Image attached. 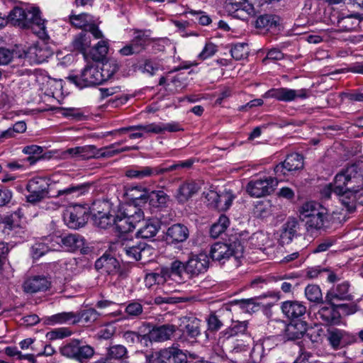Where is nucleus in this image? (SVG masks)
Here are the masks:
<instances>
[{
  "label": "nucleus",
  "instance_id": "6ab92c4d",
  "mask_svg": "<svg viewBox=\"0 0 363 363\" xmlns=\"http://www.w3.org/2000/svg\"><path fill=\"white\" fill-rule=\"evenodd\" d=\"M258 0H225L224 8L230 15L244 12L251 16L255 13V6Z\"/></svg>",
  "mask_w": 363,
  "mask_h": 363
},
{
  "label": "nucleus",
  "instance_id": "dca6fc26",
  "mask_svg": "<svg viewBox=\"0 0 363 363\" xmlns=\"http://www.w3.org/2000/svg\"><path fill=\"white\" fill-rule=\"evenodd\" d=\"M303 167V157L298 153H292L287 155L283 162L274 167V172L277 177L284 176L289 172H296Z\"/></svg>",
  "mask_w": 363,
  "mask_h": 363
},
{
  "label": "nucleus",
  "instance_id": "473e14b6",
  "mask_svg": "<svg viewBox=\"0 0 363 363\" xmlns=\"http://www.w3.org/2000/svg\"><path fill=\"white\" fill-rule=\"evenodd\" d=\"M247 330V323L245 321L242 322H234L233 325L225 330L223 331L220 334L222 335V337L226 339L227 340H230V339H233L234 337L241 335H245L248 340H250V337L245 335V332Z\"/></svg>",
  "mask_w": 363,
  "mask_h": 363
},
{
  "label": "nucleus",
  "instance_id": "e2e57ef3",
  "mask_svg": "<svg viewBox=\"0 0 363 363\" xmlns=\"http://www.w3.org/2000/svg\"><path fill=\"white\" fill-rule=\"evenodd\" d=\"M217 52V47L212 43H208L205 45L202 51L199 53L198 57L200 60H206L216 54Z\"/></svg>",
  "mask_w": 363,
  "mask_h": 363
},
{
  "label": "nucleus",
  "instance_id": "412c9836",
  "mask_svg": "<svg viewBox=\"0 0 363 363\" xmlns=\"http://www.w3.org/2000/svg\"><path fill=\"white\" fill-rule=\"evenodd\" d=\"M176 330V327L173 325H162L158 327H155L150 330L147 327V346L149 343L154 342H163L169 340Z\"/></svg>",
  "mask_w": 363,
  "mask_h": 363
},
{
  "label": "nucleus",
  "instance_id": "aec40b11",
  "mask_svg": "<svg viewBox=\"0 0 363 363\" xmlns=\"http://www.w3.org/2000/svg\"><path fill=\"white\" fill-rule=\"evenodd\" d=\"M350 284L347 281H343L330 289L325 296V303L327 304L337 303L340 301H350L352 299V296L349 292Z\"/></svg>",
  "mask_w": 363,
  "mask_h": 363
},
{
  "label": "nucleus",
  "instance_id": "c756f323",
  "mask_svg": "<svg viewBox=\"0 0 363 363\" xmlns=\"http://www.w3.org/2000/svg\"><path fill=\"white\" fill-rule=\"evenodd\" d=\"M186 263L179 260H174L171 263L170 268H162L163 272H167V281L174 280L178 283L183 281L182 273L185 271Z\"/></svg>",
  "mask_w": 363,
  "mask_h": 363
},
{
  "label": "nucleus",
  "instance_id": "5fc2aeb1",
  "mask_svg": "<svg viewBox=\"0 0 363 363\" xmlns=\"http://www.w3.org/2000/svg\"><path fill=\"white\" fill-rule=\"evenodd\" d=\"M78 340H72L64 346L60 347V353L62 355L72 359H75L77 354Z\"/></svg>",
  "mask_w": 363,
  "mask_h": 363
},
{
  "label": "nucleus",
  "instance_id": "f3484780",
  "mask_svg": "<svg viewBox=\"0 0 363 363\" xmlns=\"http://www.w3.org/2000/svg\"><path fill=\"white\" fill-rule=\"evenodd\" d=\"M143 130L147 133H155L160 134L162 133L164 131L168 132H177L182 130L183 129L181 128V125L179 123L177 122H171L167 123H149L146 125H131L126 127V128L122 129V130Z\"/></svg>",
  "mask_w": 363,
  "mask_h": 363
},
{
  "label": "nucleus",
  "instance_id": "9b49d317",
  "mask_svg": "<svg viewBox=\"0 0 363 363\" xmlns=\"http://www.w3.org/2000/svg\"><path fill=\"white\" fill-rule=\"evenodd\" d=\"M326 339L330 347L335 350L342 349L356 341L354 335L336 328L327 330Z\"/></svg>",
  "mask_w": 363,
  "mask_h": 363
},
{
  "label": "nucleus",
  "instance_id": "4be33fe9",
  "mask_svg": "<svg viewBox=\"0 0 363 363\" xmlns=\"http://www.w3.org/2000/svg\"><path fill=\"white\" fill-rule=\"evenodd\" d=\"M53 235L42 238L31 247V255L33 259H39L50 251H57V248H52Z\"/></svg>",
  "mask_w": 363,
  "mask_h": 363
},
{
  "label": "nucleus",
  "instance_id": "ea45409f",
  "mask_svg": "<svg viewBox=\"0 0 363 363\" xmlns=\"http://www.w3.org/2000/svg\"><path fill=\"white\" fill-rule=\"evenodd\" d=\"M184 78L179 74H174V72H171L167 73L165 76L162 77L160 79L159 84L160 85H167L169 86L173 85L175 89H178L179 88H182V80Z\"/></svg>",
  "mask_w": 363,
  "mask_h": 363
},
{
  "label": "nucleus",
  "instance_id": "58836bf2",
  "mask_svg": "<svg viewBox=\"0 0 363 363\" xmlns=\"http://www.w3.org/2000/svg\"><path fill=\"white\" fill-rule=\"evenodd\" d=\"M279 22V18L276 16L265 14L257 18L255 26L258 28L269 30L276 27Z\"/></svg>",
  "mask_w": 363,
  "mask_h": 363
},
{
  "label": "nucleus",
  "instance_id": "4c0bfd02",
  "mask_svg": "<svg viewBox=\"0 0 363 363\" xmlns=\"http://www.w3.org/2000/svg\"><path fill=\"white\" fill-rule=\"evenodd\" d=\"M123 338L128 343H140L143 346L147 347V337L146 334L128 330L123 333Z\"/></svg>",
  "mask_w": 363,
  "mask_h": 363
},
{
  "label": "nucleus",
  "instance_id": "e433bc0d",
  "mask_svg": "<svg viewBox=\"0 0 363 363\" xmlns=\"http://www.w3.org/2000/svg\"><path fill=\"white\" fill-rule=\"evenodd\" d=\"M136 224L137 223L130 220V218L125 217L121 213L116 215L114 218V225L121 233L132 231L135 228Z\"/></svg>",
  "mask_w": 363,
  "mask_h": 363
},
{
  "label": "nucleus",
  "instance_id": "c9c22d12",
  "mask_svg": "<svg viewBox=\"0 0 363 363\" xmlns=\"http://www.w3.org/2000/svg\"><path fill=\"white\" fill-rule=\"evenodd\" d=\"M119 68L118 63L116 60L109 59L99 67V72L101 74L103 82L110 79Z\"/></svg>",
  "mask_w": 363,
  "mask_h": 363
},
{
  "label": "nucleus",
  "instance_id": "bf43d9fd",
  "mask_svg": "<svg viewBox=\"0 0 363 363\" xmlns=\"http://www.w3.org/2000/svg\"><path fill=\"white\" fill-rule=\"evenodd\" d=\"M127 354V349L121 345H116L111 347L108 353V358L112 360L120 359Z\"/></svg>",
  "mask_w": 363,
  "mask_h": 363
},
{
  "label": "nucleus",
  "instance_id": "20e7f679",
  "mask_svg": "<svg viewBox=\"0 0 363 363\" xmlns=\"http://www.w3.org/2000/svg\"><path fill=\"white\" fill-rule=\"evenodd\" d=\"M322 306L316 313V318L325 325H340L341 323V315L339 310H342L345 315H351L357 311L355 305H347L335 303Z\"/></svg>",
  "mask_w": 363,
  "mask_h": 363
},
{
  "label": "nucleus",
  "instance_id": "09e8293b",
  "mask_svg": "<svg viewBox=\"0 0 363 363\" xmlns=\"http://www.w3.org/2000/svg\"><path fill=\"white\" fill-rule=\"evenodd\" d=\"M305 295L311 302L321 303L323 295L320 287L318 285H308L305 289Z\"/></svg>",
  "mask_w": 363,
  "mask_h": 363
},
{
  "label": "nucleus",
  "instance_id": "a18cd8bd",
  "mask_svg": "<svg viewBox=\"0 0 363 363\" xmlns=\"http://www.w3.org/2000/svg\"><path fill=\"white\" fill-rule=\"evenodd\" d=\"M167 272H163L162 269L160 272L147 274L145 277V286L151 287L155 284H162L167 282Z\"/></svg>",
  "mask_w": 363,
  "mask_h": 363
},
{
  "label": "nucleus",
  "instance_id": "864d4df0",
  "mask_svg": "<svg viewBox=\"0 0 363 363\" xmlns=\"http://www.w3.org/2000/svg\"><path fill=\"white\" fill-rule=\"evenodd\" d=\"M272 205L269 200L257 201L255 206V214L261 218L267 216L272 211Z\"/></svg>",
  "mask_w": 363,
  "mask_h": 363
},
{
  "label": "nucleus",
  "instance_id": "cd10ccee",
  "mask_svg": "<svg viewBox=\"0 0 363 363\" xmlns=\"http://www.w3.org/2000/svg\"><path fill=\"white\" fill-rule=\"evenodd\" d=\"M200 189V185L195 181H186L182 184L176 195V198L180 203L187 201Z\"/></svg>",
  "mask_w": 363,
  "mask_h": 363
},
{
  "label": "nucleus",
  "instance_id": "2eb2a0df",
  "mask_svg": "<svg viewBox=\"0 0 363 363\" xmlns=\"http://www.w3.org/2000/svg\"><path fill=\"white\" fill-rule=\"evenodd\" d=\"M51 55L52 52L48 47L42 43L28 47L23 51V54L21 57H23L28 63L33 65L45 62Z\"/></svg>",
  "mask_w": 363,
  "mask_h": 363
},
{
  "label": "nucleus",
  "instance_id": "f257e3e1",
  "mask_svg": "<svg viewBox=\"0 0 363 363\" xmlns=\"http://www.w3.org/2000/svg\"><path fill=\"white\" fill-rule=\"evenodd\" d=\"M334 193L343 206L351 211L357 199L363 196V162L353 164L337 173L333 183L322 188V198L328 199Z\"/></svg>",
  "mask_w": 363,
  "mask_h": 363
},
{
  "label": "nucleus",
  "instance_id": "680f3d73",
  "mask_svg": "<svg viewBox=\"0 0 363 363\" xmlns=\"http://www.w3.org/2000/svg\"><path fill=\"white\" fill-rule=\"evenodd\" d=\"M233 199L234 197L231 194L228 192L222 193L219 196L217 208L220 211L228 209L232 204Z\"/></svg>",
  "mask_w": 363,
  "mask_h": 363
},
{
  "label": "nucleus",
  "instance_id": "2f4dec72",
  "mask_svg": "<svg viewBox=\"0 0 363 363\" xmlns=\"http://www.w3.org/2000/svg\"><path fill=\"white\" fill-rule=\"evenodd\" d=\"M90 34L84 31L75 35L72 42L73 50L82 53L84 56L86 55L87 50L90 48Z\"/></svg>",
  "mask_w": 363,
  "mask_h": 363
},
{
  "label": "nucleus",
  "instance_id": "6e6552de",
  "mask_svg": "<svg viewBox=\"0 0 363 363\" xmlns=\"http://www.w3.org/2000/svg\"><path fill=\"white\" fill-rule=\"evenodd\" d=\"M69 79L79 89L103 83V78L99 72V67L94 65L85 67L80 74L71 76Z\"/></svg>",
  "mask_w": 363,
  "mask_h": 363
},
{
  "label": "nucleus",
  "instance_id": "4d7b16f0",
  "mask_svg": "<svg viewBox=\"0 0 363 363\" xmlns=\"http://www.w3.org/2000/svg\"><path fill=\"white\" fill-rule=\"evenodd\" d=\"M231 56L235 60H240L245 58L248 54L247 45L244 43L234 45L230 50Z\"/></svg>",
  "mask_w": 363,
  "mask_h": 363
},
{
  "label": "nucleus",
  "instance_id": "69168bd1",
  "mask_svg": "<svg viewBox=\"0 0 363 363\" xmlns=\"http://www.w3.org/2000/svg\"><path fill=\"white\" fill-rule=\"evenodd\" d=\"M125 313L130 317H136L143 312L142 305L138 302L130 303L125 309Z\"/></svg>",
  "mask_w": 363,
  "mask_h": 363
},
{
  "label": "nucleus",
  "instance_id": "338daca9",
  "mask_svg": "<svg viewBox=\"0 0 363 363\" xmlns=\"http://www.w3.org/2000/svg\"><path fill=\"white\" fill-rule=\"evenodd\" d=\"M108 207V203L104 201H94L91 206L89 208L90 210V214L92 216V219L94 218V216L96 213L98 215H103L104 213H106V212H104L105 210V208Z\"/></svg>",
  "mask_w": 363,
  "mask_h": 363
},
{
  "label": "nucleus",
  "instance_id": "c03bdc74",
  "mask_svg": "<svg viewBox=\"0 0 363 363\" xmlns=\"http://www.w3.org/2000/svg\"><path fill=\"white\" fill-rule=\"evenodd\" d=\"M185 323V332L191 337H196L200 335V324L201 321L196 318H186L183 320Z\"/></svg>",
  "mask_w": 363,
  "mask_h": 363
},
{
  "label": "nucleus",
  "instance_id": "39448f33",
  "mask_svg": "<svg viewBox=\"0 0 363 363\" xmlns=\"http://www.w3.org/2000/svg\"><path fill=\"white\" fill-rule=\"evenodd\" d=\"M186 354L174 345L146 356V363H186Z\"/></svg>",
  "mask_w": 363,
  "mask_h": 363
},
{
  "label": "nucleus",
  "instance_id": "bb28decb",
  "mask_svg": "<svg viewBox=\"0 0 363 363\" xmlns=\"http://www.w3.org/2000/svg\"><path fill=\"white\" fill-rule=\"evenodd\" d=\"M95 267L108 274H113L118 272L120 264L116 258L105 254L96 261Z\"/></svg>",
  "mask_w": 363,
  "mask_h": 363
},
{
  "label": "nucleus",
  "instance_id": "4468645a",
  "mask_svg": "<svg viewBox=\"0 0 363 363\" xmlns=\"http://www.w3.org/2000/svg\"><path fill=\"white\" fill-rule=\"evenodd\" d=\"M243 245L239 243L238 246L233 248L231 245L223 242H216L211 246L210 256L213 260L224 262L231 256H238L243 252Z\"/></svg>",
  "mask_w": 363,
  "mask_h": 363
},
{
  "label": "nucleus",
  "instance_id": "79ce46f5",
  "mask_svg": "<svg viewBox=\"0 0 363 363\" xmlns=\"http://www.w3.org/2000/svg\"><path fill=\"white\" fill-rule=\"evenodd\" d=\"M71 23L76 28H81L84 31L93 21L92 17L87 13L72 15L69 17Z\"/></svg>",
  "mask_w": 363,
  "mask_h": 363
},
{
  "label": "nucleus",
  "instance_id": "7ed1b4c3",
  "mask_svg": "<svg viewBox=\"0 0 363 363\" xmlns=\"http://www.w3.org/2000/svg\"><path fill=\"white\" fill-rule=\"evenodd\" d=\"M298 213L308 231L323 229L328 220V209L318 202H305L300 206Z\"/></svg>",
  "mask_w": 363,
  "mask_h": 363
},
{
  "label": "nucleus",
  "instance_id": "774afa93",
  "mask_svg": "<svg viewBox=\"0 0 363 363\" xmlns=\"http://www.w3.org/2000/svg\"><path fill=\"white\" fill-rule=\"evenodd\" d=\"M255 301V298L241 299L237 301V304L240 308L250 312L251 311H255V308L259 306L256 304Z\"/></svg>",
  "mask_w": 363,
  "mask_h": 363
},
{
  "label": "nucleus",
  "instance_id": "a211bd4d",
  "mask_svg": "<svg viewBox=\"0 0 363 363\" xmlns=\"http://www.w3.org/2000/svg\"><path fill=\"white\" fill-rule=\"evenodd\" d=\"M208 264L206 255H191L186 262L185 272L191 277H194L205 273L208 268Z\"/></svg>",
  "mask_w": 363,
  "mask_h": 363
},
{
  "label": "nucleus",
  "instance_id": "37998d69",
  "mask_svg": "<svg viewBox=\"0 0 363 363\" xmlns=\"http://www.w3.org/2000/svg\"><path fill=\"white\" fill-rule=\"evenodd\" d=\"M108 44L107 40H100L90 50L91 58L95 61L101 60L108 53Z\"/></svg>",
  "mask_w": 363,
  "mask_h": 363
},
{
  "label": "nucleus",
  "instance_id": "13d9d810",
  "mask_svg": "<svg viewBox=\"0 0 363 363\" xmlns=\"http://www.w3.org/2000/svg\"><path fill=\"white\" fill-rule=\"evenodd\" d=\"M125 141L122 140L121 142L113 143L109 146L98 149V158L110 157L116 154H118V150L117 148V146L121 145Z\"/></svg>",
  "mask_w": 363,
  "mask_h": 363
},
{
  "label": "nucleus",
  "instance_id": "6e6d98bb",
  "mask_svg": "<svg viewBox=\"0 0 363 363\" xmlns=\"http://www.w3.org/2000/svg\"><path fill=\"white\" fill-rule=\"evenodd\" d=\"M72 334V330L67 328H58L48 332L46 334V337L50 340H55L69 337Z\"/></svg>",
  "mask_w": 363,
  "mask_h": 363
},
{
  "label": "nucleus",
  "instance_id": "0e129e2a",
  "mask_svg": "<svg viewBox=\"0 0 363 363\" xmlns=\"http://www.w3.org/2000/svg\"><path fill=\"white\" fill-rule=\"evenodd\" d=\"M186 13L196 16V19L202 26H208L211 23V18L202 11L189 9Z\"/></svg>",
  "mask_w": 363,
  "mask_h": 363
},
{
  "label": "nucleus",
  "instance_id": "b1692460",
  "mask_svg": "<svg viewBox=\"0 0 363 363\" xmlns=\"http://www.w3.org/2000/svg\"><path fill=\"white\" fill-rule=\"evenodd\" d=\"M283 313L289 319H296L306 313V308L301 302L296 301H287L281 304Z\"/></svg>",
  "mask_w": 363,
  "mask_h": 363
},
{
  "label": "nucleus",
  "instance_id": "423d86ee",
  "mask_svg": "<svg viewBox=\"0 0 363 363\" xmlns=\"http://www.w3.org/2000/svg\"><path fill=\"white\" fill-rule=\"evenodd\" d=\"M49 179L45 177H36L30 179L26 185L28 194L26 201L36 204L49 196Z\"/></svg>",
  "mask_w": 363,
  "mask_h": 363
},
{
  "label": "nucleus",
  "instance_id": "f03ea898",
  "mask_svg": "<svg viewBox=\"0 0 363 363\" xmlns=\"http://www.w3.org/2000/svg\"><path fill=\"white\" fill-rule=\"evenodd\" d=\"M9 18L14 26L30 29L40 39L48 38L45 26L46 21L42 18L40 11L38 7L30 6L26 9L15 7L11 11Z\"/></svg>",
  "mask_w": 363,
  "mask_h": 363
},
{
  "label": "nucleus",
  "instance_id": "3c124183",
  "mask_svg": "<svg viewBox=\"0 0 363 363\" xmlns=\"http://www.w3.org/2000/svg\"><path fill=\"white\" fill-rule=\"evenodd\" d=\"M76 315L78 317L77 323L82 320L85 323H91L97 320L99 314L95 309L89 308L77 312Z\"/></svg>",
  "mask_w": 363,
  "mask_h": 363
},
{
  "label": "nucleus",
  "instance_id": "603ef678",
  "mask_svg": "<svg viewBox=\"0 0 363 363\" xmlns=\"http://www.w3.org/2000/svg\"><path fill=\"white\" fill-rule=\"evenodd\" d=\"M114 218L115 216L109 215L107 213H104L103 215H98L96 213L94 218H93V221L95 225L101 228H106L109 225L114 224Z\"/></svg>",
  "mask_w": 363,
  "mask_h": 363
},
{
  "label": "nucleus",
  "instance_id": "8fccbe9b",
  "mask_svg": "<svg viewBox=\"0 0 363 363\" xmlns=\"http://www.w3.org/2000/svg\"><path fill=\"white\" fill-rule=\"evenodd\" d=\"M126 194L134 202L139 200L145 201L147 199V191L141 186H134L128 189Z\"/></svg>",
  "mask_w": 363,
  "mask_h": 363
},
{
  "label": "nucleus",
  "instance_id": "f8f14e48",
  "mask_svg": "<svg viewBox=\"0 0 363 363\" xmlns=\"http://www.w3.org/2000/svg\"><path fill=\"white\" fill-rule=\"evenodd\" d=\"M63 218L69 228L77 229L86 224L89 214L86 208L82 206H74L66 209Z\"/></svg>",
  "mask_w": 363,
  "mask_h": 363
},
{
  "label": "nucleus",
  "instance_id": "de8ad7c7",
  "mask_svg": "<svg viewBox=\"0 0 363 363\" xmlns=\"http://www.w3.org/2000/svg\"><path fill=\"white\" fill-rule=\"evenodd\" d=\"M147 199H149L151 206L160 207L167 203L168 196L163 191H153L150 194L147 193Z\"/></svg>",
  "mask_w": 363,
  "mask_h": 363
},
{
  "label": "nucleus",
  "instance_id": "ddd939ff",
  "mask_svg": "<svg viewBox=\"0 0 363 363\" xmlns=\"http://www.w3.org/2000/svg\"><path fill=\"white\" fill-rule=\"evenodd\" d=\"M52 248H57V251L64 248L67 250L74 251L82 250L85 240L82 236L79 234H69L66 236L53 235Z\"/></svg>",
  "mask_w": 363,
  "mask_h": 363
},
{
  "label": "nucleus",
  "instance_id": "0eeeda50",
  "mask_svg": "<svg viewBox=\"0 0 363 363\" xmlns=\"http://www.w3.org/2000/svg\"><path fill=\"white\" fill-rule=\"evenodd\" d=\"M131 41L119 50L123 56L136 55L142 52L151 44L152 38H150L148 30H135Z\"/></svg>",
  "mask_w": 363,
  "mask_h": 363
},
{
  "label": "nucleus",
  "instance_id": "9d476101",
  "mask_svg": "<svg viewBox=\"0 0 363 363\" xmlns=\"http://www.w3.org/2000/svg\"><path fill=\"white\" fill-rule=\"evenodd\" d=\"M309 91L306 89H292L289 88L272 89L264 94L266 98H273L284 102H291L297 99L309 97Z\"/></svg>",
  "mask_w": 363,
  "mask_h": 363
},
{
  "label": "nucleus",
  "instance_id": "f704fd0d",
  "mask_svg": "<svg viewBox=\"0 0 363 363\" xmlns=\"http://www.w3.org/2000/svg\"><path fill=\"white\" fill-rule=\"evenodd\" d=\"M269 234L262 231H258L252 234L247 241V243L253 248L263 250L266 246L270 245Z\"/></svg>",
  "mask_w": 363,
  "mask_h": 363
},
{
  "label": "nucleus",
  "instance_id": "5701e85b",
  "mask_svg": "<svg viewBox=\"0 0 363 363\" xmlns=\"http://www.w3.org/2000/svg\"><path fill=\"white\" fill-rule=\"evenodd\" d=\"M50 282L45 277H33L23 283V289L27 293H37L49 289Z\"/></svg>",
  "mask_w": 363,
  "mask_h": 363
},
{
  "label": "nucleus",
  "instance_id": "1a4fd4ad",
  "mask_svg": "<svg viewBox=\"0 0 363 363\" xmlns=\"http://www.w3.org/2000/svg\"><path fill=\"white\" fill-rule=\"evenodd\" d=\"M277 184L278 182L276 178L264 177L249 182L246 190L251 196L259 198L270 194Z\"/></svg>",
  "mask_w": 363,
  "mask_h": 363
},
{
  "label": "nucleus",
  "instance_id": "49530a36",
  "mask_svg": "<svg viewBox=\"0 0 363 363\" xmlns=\"http://www.w3.org/2000/svg\"><path fill=\"white\" fill-rule=\"evenodd\" d=\"M76 353L75 360L82 362L84 360L90 359L94 355V351L91 346L84 345L78 340Z\"/></svg>",
  "mask_w": 363,
  "mask_h": 363
},
{
  "label": "nucleus",
  "instance_id": "c85d7f7f",
  "mask_svg": "<svg viewBox=\"0 0 363 363\" xmlns=\"http://www.w3.org/2000/svg\"><path fill=\"white\" fill-rule=\"evenodd\" d=\"M160 228V221L157 218H149L143 220V225L138 230L137 235L142 238H153Z\"/></svg>",
  "mask_w": 363,
  "mask_h": 363
},
{
  "label": "nucleus",
  "instance_id": "a19ab883",
  "mask_svg": "<svg viewBox=\"0 0 363 363\" xmlns=\"http://www.w3.org/2000/svg\"><path fill=\"white\" fill-rule=\"evenodd\" d=\"M120 213L137 223L144 218L143 212L140 208H138L135 206L127 205L123 207V212H121Z\"/></svg>",
  "mask_w": 363,
  "mask_h": 363
},
{
  "label": "nucleus",
  "instance_id": "72a5a7b5",
  "mask_svg": "<svg viewBox=\"0 0 363 363\" xmlns=\"http://www.w3.org/2000/svg\"><path fill=\"white\" fill-rule=\"evenodd\" d=\"M155 172L154 167L136 166L128 169L125 172V175L130 179H143L155 176Z\"/></svg>",
  "mask_w": 363,
  "mask_h": 363
},
{
  "label": "nucleus",
  "instance_id": "393cba45",
  "mask_svg": "<svg viewBox=\"0 0 363 363\" xmlns=\"http://www.w3.org/2000/svg\"><path fill=\"white\" fill-rule=\"evenodd\" d=\"M189 234V230L185 225L174 224L167 229L166 239L172 243L183 242L188 238Z\"/></svg>",
  "mask_w": 363,
  "mask_h": 363
},
{
  "label": "nucleus",
  "instance_id": "a878e982",
  "mask_svg": "<svg viewBox=\"0 0 363 363\" xmlns=\"http://www.w3.org/2000/svg\"><path fill=\"white\" fill-rule=\"evenodd\" d=\"M78 317L73 311L62 312L48 316L45 318V323L47 325H74L77 323Z\"/></svg>",
  "mask_w": 363,
  "mask_h": 363
},
{
  "label": "nucleus",
  "instance_id": "7c9ffc66",
  "mask_svg": "<svg viewBox=\"0 0 363 363\" xmlns=\"http://www.w3.org/2000/svg\"><path fill=\"white\" fill-rule=\"evenodd\" d=\"M361 22L358 14H351L340 18L337 21V26L341 31L351 32L356 30Z\"/></svg>",
  "mask_w": 363,
  "mask_h": 363
},
{
  "label": "nucleus",
  "instance_id": "052dcab7",
  "mask_svg": "<svg viewBox=\"0 0 363 363\" xmlns=\"http://www.w3.org/2000/svg\"><path fill=\"white\" fill-rule=\"evenodd\" d=\"M140 243L137 245L126 244L123 247V250L129 258L133 260H140Z\"/></svg>",
  "mask_w": 363,
  "mask_h": 363
}]
</instances>
